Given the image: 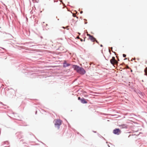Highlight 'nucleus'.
Instances as JSON below:
<instances>
[{
	"label": "nucleus",
	"instance_id": "obj_1",
	"mask_svg": "<svg viewBox=\"0 0 147 147\" xmlns=\"http://www.w3.org/2000/svg\"><path fill=\"white\" fill-rule=\"evenodd\" d=\"M72 68L74 69L75 70L81 74H84L86 73V71L82 67H80L79 66L76 65H73L72 66Z\"/></svg>",
	"mask_w": 147,
	"mask_h": 147
},
{
	"label": "nucleus",
	"instance_id": "obj_2",
	"mask_svg": "<svg viewBox=\"0 0 147 147\" xmlns=\"http://www.w3.org/2000/svg\"><path fill=\"white\" fill-rule=\"evenodd\" d=\"M54 122L55 127L59 129L60 126L61 124L62 121L60 119H56L55 120Z\"/></svg>",
	"mask_w": 147,
	"mask_h": 147
},
{
	"label": "nucleus",
	"instance_id": "obj_3",
	"mask_svg": "<svg viewBox=\"0 0 147 147\" xmlns=\"http://www.w3.org/2000/svg\"><path fill=\"white\" fill-rule=\"evenodd\" d=\"M110 61L111 63L113 65L117 64L118 63V62L115 60V57H112V59L110 60Z\"/></svg>",
	"mask_w": 147,
	"mask_h": 147
},
{
	"label": "nucleus",
	"instance_id": "obj_4",
	"mask_svg": "<svg viewBox=\"0 0 147 147\" xmlns=\"http://www.w3.org/2000/svg\"><path fill=\"white\" fill-rule=\"evenodd\" d=\"M121 132V130L119 129H116L113 131V133L114 134L117 135L120 134Z\"/></svg>",
	"mask_w": 147,
	"mask_h": 147
},
{
	"label": "nucleus",
	"instance_id": "obj_5",
	"mask_svg": "<svg viewBox=\"0 0 147 147\" xmlns=\"http://www.w3.org/2000/svg\"><path fill=\"white\" fill-rule=\"evenodd\" d=\"M87 36L89 37V39L92 42H94L96 40V39L93 36L91 35L90 34L87 33Z\"/></svg>",
	"mask_w": 147,
	"mask_h": 147
},
{
	"label": "nucleus",
	"instance_id": "obj_6",
	"mask_svg": "<svg viewBox=\"0 0 147 147\" xmlns=\"http://www.w3.org/2000/svg\"><path fill=\"white\" fill-rule=\"evenodd\" d=\"M81 102L83 104L87 103V101L84 98H81Z\"/></svg>",
	"mask_w": 147,
	"mask_h": 147
},
{
	"label": "nucleus",
	"instance_id": "obj_7",
	"mask_svg": "<svg viewBox=\"0 0 147 147\" xmlns=\"http://www.w3.org/2000/svg\"><path fill=\"white\" fill-rule=\"evenodd\" d=\"M70 64L69 63H67L66 62H65L63 63V67H66L69 66L70 65Z\"/></svg>",
	"mask_w": 147,
	"mask_h": 147
},
{
	"label": "nucleus",
	"instance_id": "obj_8",
	"mask_svg": "<svg viewBox=\"0 0 147 147\" xmlns=\"http://www.w3.org/2000/svg\"><path fill=\"white\" fill-rule=\"evenodd\" d=\"M15 117L16 118V119L18 120H20V118L18 114H17L15 116Z\"/></svg>",
	"mask_w": 147,
	"mask_h": 147
},
{
	"label": "nucleus",
	"instance_id": "obj_9",
	"mask_svg": "<svg viewBox=\"0 0 147 147\" xmlns=\"http://www.w3.org/2000/svg\"><path fill=\"white\" fill-rule=\"evenodd\" d=\"M144 71L146 74L147 75V67L144 70Z\"/></svg>",
	"mask_w": 147,
	"mask_h": 147
},
{
	"label": "nucleus",
	"instance_id": "obj_10",
	"mask_svg": "<svg viewBox=\"0 0 147 147\" xmlns=\"http://www.w3.org/2000/svg\"><path fill=\"white\" fill-rule=\"evenodd\" d=\"M123 56L124 57H126V55L125 54H123Z\"/></svg>",
	"mask_w": 147,
	"mask_h": 147
},
{
	"label": "nucleus",
	"instance_id": "obj_11",
	"mask_svg": "<svg viewBox=\"0 0 147 147\" xmlns=\"http://www.w3.org/2000/svg\"><path fill=\"white\" fill-rule=\"evenodd\" d=\"M78 99L79 100H81V99L80 98V97H78Z\"/></svg>",
	"mask_w": 147,
	"mask_h": 147
},
{
	"label": "nucleus",
	"instance_id": "obj_12",
	"mask_svg": "<svg viewBox=\"0 0 147 147\" xmlns=\"http://www.w3.org/2000/svg\"><path fill=\"white\" fill-rule=\"evenodd\" d=\"M80 41H82H82H83V39H81V38H80Z\"/></svg>",
	"mask_w": 147,
	"mask_h": 147
},
{
	"label": "nucleus",
	"instance_id": "obj_13",
	"mask_svg": "<svg viewBox=\"0 0 147 147\" xmlns=\"http://www.w3.org/2000/svg\"><path fill=\"white\" fill-rule=\"evenodd\" d=\"M77 38L78 39H80V38H79V36H78L77 37Z\"/></svg>",
	"mask_w": 147,
	"mask_h": 147
},
{
	"label": "nucleus",
	"instance_id": "obj_14",
	"mask_svg": "<svg viewBox=\"0 0 147 147\" xmlns=\"http://www.w3.org/2000/svg\"><path fill=\"white\" fill-rule=\"evenodd\" d=\"M124 127L125 128H127V126L125 125H124Z\"/></svg>",
	"mask_w": 147,
	"mask_h": 147
},
{
	"label": "nucleus",
	"instance_id": "obj_15",
	"mask_svg": "<svg viewBox=\"0 0 147 147\" xmlns=\"http://www.w3.org/2000/svg\"><path fill=\"white\" fill-rule=\"evenodd\" d=\"M95 41L97 43H98V41L96 40Z\"/></svg>",
	"mask_w": 147,
	"mask_h": 147
},
{
	"label": "nucleus",
	"instance_id": "obj_16",
	"mask_svg": "<svg viewBox=\"0 0 147 147\" xmlns=\"http://www.w3.org/2000/svg\"><path fill=\"white\" fill-rule=\"evenodd\" d=\"M83 13V11H81L80 12V13Z\"/></svg>",
	"mask_w": 147,
	"mask_h": 147
},
{
	"label": "nucleus",
	"instance_id": "obj_17",
	"mask_svg": "<svg viewBox=\"0 0 147 147\" xmlns=\"http://www.w3.org/2000/svg\"><path fill=\"white\" fill-rule=\"evenodd\" d=\"M78 34H79V35H80V33H78Z\"/></svg>",
	"mask_w": 147,
	"mask_h": 147
},
{
	"label": "nucleus",
	"instance_id": "obj_18",
	"mask_svg": "<svg viewBox=\"0 0 147 147\" xmlns=\"http://www.w3.org/2000/svg\"><path fill=\"white\" fill-rule=\"evenodd\" d=\"M100 46H101V47H102V45H100Z\"/></svg>",
	"mask_w": 147,
	"mask_h": 147
},
{
	"label": "nucleus",
	"instance_id": "obj_19",
	"mask_svg": "<svg viewBox=\"0 0 147 147\" xmlns=\"http://www.w3.org/2000/svg\"><path fill=\"white\" fill-rule=\"evenodd\" d=\"M84 41H85V38L84 39Z\"/></svg>",
	"mask_w": 147,
	"mask_h": 147
},
{
	"label": "nucleus",
	"instance_id": "obj_20",
	"mask_svg": "<svg viewBox=\"0 0 147 147\" xmlns=\"http://www.w3.org/2000/svg\"><path fill=\"white\" fill-rule=\"evenodd\" d=\"M127 59V58H126L125 59H124V60H125V59Z\"/></svg>",
	"mask_w": 147,
	"mask_h": 147
},
{
	"label": "nucleus",
	"instance_id": "obj_21",
	"mask_svg": "<svg viewBox=\"0 0 147 147\" xmlns=\"http://www.w3.org/2000/svg\"><path fill=\"white\" fill-rule=\"evenodd\" d=\"M109 52L110 53V50H109Z\"/></svg>",
	"mask_w": 147,
	"mask_h": 147
}]
</instances>
